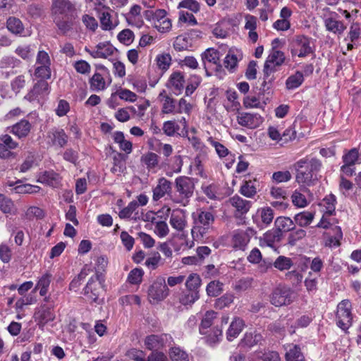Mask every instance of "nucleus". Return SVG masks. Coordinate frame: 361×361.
Segmentation results:
<instances>
[{"label":"nucleus","instance_id":"nucleus-40","mask_svg":"<svg viewBox=\"0 0 361 361\" xmlns=\"http://www.w3.org/2000/svg\"><path fill=\"white\" fill-rule=\"evenodd\" d=\"M113 167L111 171L114 173H121L126 169L124 155L121 153L116 152L113 157Z\"/></svg>","mask_w":361,"mask_h":361},{"label":"nucleus","instance_id":"nucleus-57","mask_svg":"<svg viewBox=\"0 0 361 361\" xmlns=\"http://www.w3.org/2000/svg\"><path fill=\"white\" fill-rule=\"evenodd\" d=\"M358 157V150L356 148H353L343 156V161L345 165L354 166Z\"/></svg>","mask_w":361,"mask_h":361},{"label":"nucleus","instance_id":"nucleus-34","mask_svg":"<svg viewBox=\"0 0 361 361\" xmlns=\"http://www.w3.org/2000/svg\"><path fill=\"white\" fill-rule=\"evenodd\" d=\"M169 223L172 228L178 231H183L187 224L183 214L174 212L171 215Z\"/></svg>","mask_w":361,"mask_h":361},{"label":"nucleus","instance_id":"nucleus-6","mask_svg":"<svg viewBox=\"0 0 361 361\" xmlns=\"http://www.w3.org/2000/svg\"><path fill=\"white\" fill-rule=\"evenodd\" d=\"M192 216L195 226L192 229V233L197 232L203 237L212 228L215 219L214 216L209 211H200Z\"/></svg>","mask_w":361,"mask_h":361},{"label":"nucleus","instance_id":"nucleus-8","mask_svg":"<svg viewBox=\"0 0 361 361\" xmlns=\"http://www.w3.org/2000/svg\"><path fill=\"white\" fill-rule=\"evenodd\" d=\"M293 290L287 286L279 285L272 291L270 295V302L276 307L288 305L293 301Z\"/></svg>","mask_w":361,"mask_h":361},{"label":"nucleus","instance_id":"nucleus-55","mask_svg":"<svg viewBox=\"0 0 361 361\" xmlns=\"http://www.w3.org/2000/svg\"><path fill=\"white\" fill-rule=\"evenodd\" d=\"M117 38L122 44L129 45L134 40V33L130 29H124L118 34Z\"/></svg>","mask_w":361,"mask_h":361},{"label":"nucleus","instance_id":"nucleus-17","mask_svg":"<svg viewBox=\"0 0 361 361\" xmlns=\"http://www.w3.org/2000/svg\"><path fill=\"white\" fill-rule=\"evenodd\" d=\"M93 58H104L112 56L116 49L113 47L109 42H100L96 47L95 49L92 51L87 50Z\"/></svg>","mask_w":361,"mask_h":361},{"label":"nucleus","instance_id":"nucleus-16","mask_svg":"<svg viewBox=\"0 0 361 361\" xmlns=\"http://www.w3.org/2000/svg\"><path fill=\"white\" fill-rule=\"evenodd\" d=\"M97 280H99L97 274L94 277H91L83 290V294L91 302H97L99 295L101 284L97 283Z\"/></svg>","mask_w":361,"mask_h":361},{"label":"nucleus","instance_id":"nucleus-4","mask_svg":"<svg viewBox=\"0 0 361 361\" xmlns=\"http://www.w3.org/2000/svg\"><path fill=\"white\" fill-rule=\"evenodd\" d=\"M176 191L178 193L177 199L173 200L176 203H183L184 205L188 202L193 195L195 188V180L188 176H179L175 180Z\"/></svg>","mask_w":361,"mask_h":361},{"label":"nucleus","instance_id":"nucleus-30","mask_svg":"<svg viewBox=\"0 0 361 361\" xmlns=\"http://www.w3.org/2000/svg\"><path fill=\"white\" fill-rule=\"evenodd\" d=\"M286 59L285 54L276 49H273L266 62L273 67L281 66Z\"/></svg>","mask_w":361,"mask_h":361},{"label":"nucleus","instance_id":"nucleus-46","mask_svg":"<svg viewBox=\"0 0 361 361\" xmlns=\"http://www.w3.org/2000/svg\"><path fill=\"white\" fill-rule=\"evenodd\" d=\"M173 46L176 51H182L187 50L190 47V43L187 36L178 35L176 37Z\"/></svg>","mask_w":361,"mask_h":361},{"label":"nucleus","instance_id":"nucleus-53","mask_svg":"<svg viewBox=\"0 0 361 361\" xmlns=\"http://www.w3.org/2000/svg\"><path fill=\"white\" fill-rule=\"evenodd\" d=\"M156 61L159 68L166 71L171 66V56L169 54H159L157 56Z\"/></svg>","mask_w":361,"mask_h":361},{"label":"nucleus","instance_id":"nucleus-39","mask_svg":"<svg viewBox=\"0 0 361 361\" xmlns=\"http://www.w3.org/2000/svg\"><path fill=\"white\" fill-rule=\"evenodd\" d=\"M289 347V350L286 353L287 361H305V357L298 345H290Z\"/></svg>","mask_w":361,"mask_h":361},{"label":"nucleus","instance_id":"nucleus-50","mask_svg":"<svg viewBox=\"0 0 361 361\" xmlns=\"http://www.w3.org/2000/svg\"><path fill=\"white\" fill-rule=\"evenodd\" d=\"M169 355L172 361H189L188 354L178 347L172 348Z\"/></svg>","mask_w":361,"mask_h":361},{"label":"nucleus","instance_id":"nucleus-33","mask_svg":"<svg viewBox=\"0 0 361 361\" xmlns=\"http://www.w3.org/2000/svg\"><path fill=\"white\" fill-rule=\"evenodd\" d=\"M6 27L14 35H21L24 31V25L19 18L9 17L6 21Z\"/></svg>","mask_w":361,"mask_h":361},{"label":"nucleus","instance_id":"nucleus-52","mask_svg":"<svg viewBox=\"0 0 361 361\" xmlns=\"http://www.w3.org/2000/svg\"><path fill=\"white\" fill-rule=\"evenodd\" d=\"M176 99L171 97H165V101L163 102L161 112L163 114H176Z\"/></svg>","mask_w":361,"mask_h":361},{"label":"nucleus","instance_id":"nucleus-56","mask_svg":"<svg viewBox=\"0 0 361 361\" xmlns=\"http://www.w3.org/2000/svg\"><path fill=\"white\" fill-rule=\"evenodd\" d=\"M262 223L266 226L269 225L274 217V211L270 207L262 208L259 210Z\"/></svg>","mask_w":361,"mask_h":361},{"label":"nucleus","instance_id":"nucleus-62","mask_svg":"<svg viewBox=\"0 0 361 361\" xmlns=\"http://www.w3.org/2000/svg\"><path fill=\"white\" fill-rule=\"evenodd\" d=\"M145 353L141 350L132 348L127 351L126 356L134 361H147Z\"/></svg>","mask_w":361,"mask_h":361},{"label":"nucleus","instance_id":"nucleus-12","mask_svg":"<svg viewBox=\"0 0 361 361\" xmlns=\"http://www.w3.org/2000/svg\"><path fill=\"white\" fill-rule=\"evenodd\" d=\"M238 124L250 129L256 128L263 122L262 117L258 114H250L247 112L239 113L237 116Z\"/></svg>","mask_w":361,"mask_h":361},{"label":"nucleus","instance_id":"nucleus-7","mask_svg":"<svg viewBox=\"0 0 361 361\" xmlns=\"http://www.w3.org/2000/svg\"><path fill=\"white\" fill-rule=\"evenodd\" d=\"M169 288L164 277H157L148 289V299L154 304L164 300L169 295Z\"/></svg>","mask_w":361,"mask_h":361},{"label":"nucleus","instance_id":"nucleus-29","mask_svg":"<svg viewBox=\"0 0 361 361\" xmlns=\"http://www.w3.org/2000/svg\"><path fill=\"white\" fill-rule=\"evenodd\" d=\"M314 218V213L309 211H304L295 215L294 222L300 227L309 226Z\"/></svg>","mask_w":361,"mask_h":361},{"label":"nucleus","instance_id":"nucleus-61","mask_svg":"<svg viewBox=\"0 0 361 361\" xmlns=\"http://www.w3.org/2000/svg\"><path fill=\"white\" fill-rule=\"evenodd\" d=\"M137 207V202L135 200L130 202L126 207L120 211L119 217L121 219L130 218L133 212H135Z\"/></svg>","mask_w":361,"mask_h":361},{"label":"nucleus","instance_id":"nucleus-9","mask_svg":"<svg viewBox=\"0 0 361 361\" xmlns=\"http://www.w3.org/2000/svg\"><path fill=\"white\" fill-rule=\"evenodd\" d=\"M49 93V85L45 80H39L35 83L31 90L25 96V99L30 102L37 101L44 99Z\"/></svg>","mask_w":361,"mask_h":361},{"label":"nucleus","instance_id":"nucleus-64","mask_svg":"<svg viewBox=\"0 0 361 361\" xmlns=\"http://www.w3.org/2000/svg\"><path fill=\"white\" fill-rule=\"evenodd\" d=\"M261 355H259L263 361H280L281 357L279 354L276 351L273 350H265L259 353Z\"/></svg>","mask_w":361,"mask_h":361},{"label":"nucleus","instance_id":"nucleus-25","mask_svg":"<svg viewBox=\"0 0 361 361\" xmlns=\"http://www.w3.org/2000/svg\"><path fill=\"white\" fill-rule=\"evenodd\" d=\"M276 229L280 231L282 234L283 232H288L293 231L295 228V222L289 217L279 216L275 220Z\"/></svg>","mask_w":361,"mask_h":361},{"label":"nucleus","instance_id":"nucleus-3","mask_svg":"<svg viewBox=\"0 0 361 361\" xmlns=\"http://www.w3.org/2000/svg\"><path fill=\"white\" fill-rule=\"evenodd\" d=\"M288 50L292 57L305 58L314 54V45L312 38L303 35H297L289 40Z\"/></svg>","mask_w":361,"mask_h":361},{"label":"nucleus","instance_id":"nucleus-43","mask_svg":"<svg viewBox=\"0 0 361 361\" xmlns=\"http://www.w3.org/2000/svg\"><path fill=\"white\" fill-rule=\"evenodd\" d=\"M239 58L237 54L230 50L224 59V66L230 71H233L238 65Z\"/></svg>","mask_w":361,"mask_h":361},{"label":"nucleus","instance_id":"nucleus-45","mask_svg":"<svg viewBox=\"0 0 361 361\" xmlns=\"http://www.w3.org/2000/svg\"><path fill=\"white\" fill-rule=\"evenodd\" d=\"M274 267L280 270H288L293 264L290 258L285 256H279L274 262Z\"/></svg>","mask_w":361,"mask_h":361},{"label":"nucleus","instance_id":"nucleus-28","mask_svg":"<svg viewBox=\"0 0 361 361\" xmlns=\"http://www.w3.org/2000/svg\"><path fill=\"white\" fill-rule=\"evenodd\" d=\"M181 128L175 120L165 121L162 126L164 133L169 137L180 136Z\"/></svg>","mask_w":361,"mask_h":361},{"label":"nucleus","instance_id":"nucleus-49","mask_svg":"<svg viewBox=\"0 0 361 361\" xmlns=\"http://www.w3.org/2000/svg\"><path fill=\"white\" fill-rule=\"evenodd\" d=\"M336 197L334 195H329L324 198L323 204L326 208L324 215L331 216L335 212Z\"/></svg>","mask_w":361,"mask_h":361},{"label":"nucleus","instance_id":"nucleus-21","mask_svg":"<svg viewBox=\"0 0 361 361\" xmlns=\"http://www.w3.org/2000/svg\"><path fill=\"white\" fill-rule=\"evenodd\" d=\"M31 128L32 125L27 120L22 119L11 127L10 132L21 139L29 135Z\"/></svg>","mask_w":361,"mask_h":361},{"label":"nucleus","instance_id":"nucleus-36","mask_svg":"<svg viewBox=\"0 0 361 361\" xmlns=\"http://www.w3.org/2000/svg\"><path fill=\"white\" fill-rule=\"evenodd\" d=\"M303 81L304 76L302 73L296 71L286 79V87L288 90H293L300 87Z\"/></svg>","mask_w":361,"mask_h":361},{"label":"nucleus","instance_id":"nucleus-63","mask_svg":"<svg viewBox=\"0 0 361 361\" xmlns=\"http://www.w3.org/2000/svg\"><path fill=\"white\" fill-rule=\"evenodd\" d=\"M271 196L276 200H287L288 192L286 189L281 187L272 186L270 189Z\"/></svg>","mask_w":361,"mask_h":361},{"label":"nucleus","instance_id":"nucleus-19","mask_svg":"<svg viewBox=\"0 0 361 361\" xmlns=\"http://www.w3.org/2000/svg\"><path fill=\"white\" fill-rule=\"evenodd\" d=\"M166 339V334H152L145 338V345L148 350L157 351L164 346Z\"/></svg>","mask_w":361,"mask_h":361},{"label":"nucleus","instance_id":"nucleus-58","mask_svg":"<svg viewBox=\"0 0 361 361\" xmlns=\"http://www.w3.org/2000/svg\"><path fill=\"white\" fill-rule=\"evenodd\" d=\"M288 238V244L295 245L297 241L302 239L306 235V231L302 228L291 231Z\"/></svg>","mask_w":361,"mask_h":361},{"label":"nucleus","instance_id":"nucleus-41","mask_svg":"<svg viewBox=\"0 0 361 361\" xmlns=\"http://www.w3.org/2000/svg\"><path fill=\"white\" fill-rule=\"evenodd\" d=\"M206 291L209 296L216 297L223 291V283L219 281H212L207 284Z\"/></svg>","mask_w":361,"mask_h":361},{"label":"nucleus","instance_id":"nucleus-23","mask_svg":"<svg viewBox=\"0 0 361 361\" xmlns=\"http://www.w3.org/2000/svg\"><path fill=\"white\" fill-rule=\"evenodd\" d=\"M245 326L244 321L240 317H235L231 322L226 332V338L229 341L238 336Z\"/></svg>","mask_w":361,"mask_h":361},{"label":"nucleus","instance_id":"nucleus-37","mask_svg":"<svg viewBox=\"0 0 361 361\" xmlns=\"http://www.w3.org/2000/svg\"><path fill=\"white\" fill-rule=\"evenodd\" d=\"M201 282L202 280L198 274H190L185 281L186 289L200 294L199 288L201 286Z\"/></svg>","mask_w":361,"mask_h":361},{"label":"nucleus","instance_id":"nucleus-42","mask_svg":"<svg viewBox=\"0 0 361 361\" xmlns=\"http://www.w3.org/2000/svg\"><path fill=\"white\" fill-rule=\"evenodd\" d=\"M90 87L92 90L99 91L105 89V80L101 74L96 73L90 80Z\"/></svg>","mask_w":361,"mask_h":361},{"label":"nucleus","instance_id":"nucleus-35","mask_svg":"<svg viewBox=\"0 0 361 361\" xmlns=\"http://www.w3.org/2000/svg\"><path fill=\"white\" fill-rule=\"evenodd\" d=\"M240 193L248 198L253 197L257 194V188L255 180H245L239 190Z\"/></svg>","mask_w":361,"mask_h":361},{"label":"nucleus","instance_id":"nucleus-20","mask_svg":"<svg viewBox=\"0 0 361 361\" xmlns=\"http://www.w3.org/2000/svg\"><path fill=\"white\" fill-rule=\"evenodd\" d=\"M185 82L183 73L180 71H176L170 75L169 87L173 90L176 94L178 95L184 88Z\"/></svg>","mask_w":361,"mask_h":361},{"label":"nucleus","instance_id":"nucleus-51","mask_svg":"<svg viewBox=\"0 0 361 361\" xmlns=\"http://www.w3.org/2000/svg\"><path fill=\"white\" fill-rule=\"evenodd\" d=\"M202 78L196 75H191L185 87V95H191L201 83Z\"/></svg>","mask_w":361,"mask_h":361},{"label":"nucleus","instance_id":"nucleus-44","mask_svg":"<svg viewBox=\"0 0 361 361\" xmlns=\"http://www.w3.org/2000/svg\"><path fill=\"white\" fill-rule=\"evenodd\" d=\"M234 246L239 249L243 250L250 242L247 235L243 233V231H238L233 238Z\"/></svg>","mask_w":361,"mask_h":361},{"label":"nucleus","instance_id":"nucleus-14","mask_svg":"<svg viewBox=\"0 0 361 361\" xmlns=\"http://www.w3.org/2000/svg\"><path fill=\"white\" fill-rule=\"evenodd\" d=\"M35 318L38 321V324L41 326L54 321L55 319L54 305H41L39 310L35 313Z\"/></svg>","mask_w":361,"mask_h":361},{"label":"nucleus","instance_id":"nucleus-22","mask_svg":"<svg viewBox=\"0 0 361 361\" xmlns=\"http://www.w3.org/2000/svg\"><path fill=\"white\" fill-rule=\"evenodd\" d=\"M263 340V336L256 331L246 332L243 338L240 340L239 345L243 347L251 348L257 344H261Z\"/></svg>","mask_w":361,"mask_h":361},{"label":"nucleus","instance_id":"nucleus-1","mask_svg":"<svg viewBox=\"0 0 361 361\" xmlns=\"http://www.w3.org/2000/svg\"><path fill=\"white\" fill-rule=\"evenodd\" d=\"M80 9L70 0H52L50 16L59 35H66L74 29Z\"/></svg>","mask_w":361,"mask_h":361},{"label":"nucleus","instance_id":"nucleus-48","mask_svg":"<svg viewBox=\"0 0 361 361\" xmlns=\"http://www.w3.org/2000/svg\"><path fill=\"white\" fill-rule=\"evenodd\" d=\"M40 190V188L37 185H33L31 184H22L15 186L13 190L16 193L18 194H34L37 193Z\"/></svg>","mask_w":361,"mask_h":361},{"label":"nucleus","instance_id":"nucleus-2","mask_svg":"<svg viewBox=\"0 0 361 361\" xmlns=\"http://www.w3.org/2000/svg\"><path fill=\"white\" fill-rule=\"evenodd\" d=\"M296 170V181L306 185H314L318 180V174L322 168L321 160L314 157H305L294 164Z\"/></svg>","mask_w":361,"mask_h":361},{"label":"nucleus","instance_id":"nucleus-31","mask_svg":"<svg viewBox=\"0 0 361 361\" xmlns=\"http://www.w3.org/2000/svg\"><path fill=\"white\" fill-rule=\"evenodd\" d=\"M0 209L4 214H16L17 209L11 199L0 194Z\"/></svg>","mask_w":361,"mask_h":361},{"label":"nucleus","instance_id":"nucleus-18","mask_svg":"<svg viewBox=\"0 0 361 361\" xmlns=\"http://www.w3.org/2000/svg\"><path fill=\"white\" fill-rule=\"evenodd\" d=\"M171 185V182L166 178H159L157 186L153 189V200L158 201L165 195L169 194L172 189Z\"/></svg>","mask_w":361,"mask_h":361},{"label":"nucleus","instance_id":"nucleus-11","mask_svg":"<svg viewBox=\"0 0 361 361\" xmlns=\"http://www.w3.org/2000/svg\"><path fill=\"white\" fill-rule=\"evenodd\" d=\"M18 143L13 140L9 135L0 136V158L11 159L15 158L16 154L11 150L17 148Z\"/></svg>","mask_w":361,"mask_h":361},{"label":"nucleus","instance_id":"nucleus-32","mask_svg":"<svg viewBox=\"0 0 361 361\" xmlns=\"http://www.w3.org/2000/svg\"><path fill=\"white\" fill-rule=\"evenodd\" d=\"M281 236L282 234L276 229L270 230L264 234L263 238L261 239V242L262 243L272 247L275 243L281 240Z\"/></svg>","mask_w":361,"mask_h":361},{"label":"nucleus","instance_id":"nucleus-10","mask_svg":"<svg viewBox=\"0 0 361 361\" xmlns=\"http://www.w3.org/2000/svg\"><path fill=\"white\" fill-rule=\"evenodd\" d=\"M229 204L233 207V214L235 218L242 219L250 209L252 202L235 195L228 200Z\"/></svg>","mask_w":361,"mask_h":361},{"label":"nucleus","instance_id":"nucleus-24","mask_svg":"<svg viewBox=\"0 0 361 361\" xmlns=\"http://www.w3.org/2000/svg\"><path fill=\"white\" fill-rule=\"evenodd\" d=\"M140 161L149 171L155 172L159 165V157L156 153L149 152L141 157Z\"/></svg>","mask_w":361,"mask_h":361},{"label":"nucleus","instance_id":"nucleus-5","mask_svg":"<svg viewBox=\"0 0 361 361\" xmlns=\"http://www.w3.org/2000/svg\"><path fill=\"white\" fill-rule=\"evenodd\" d=\"M352 305L349 300H343L337 305L336 324L343 331H347L353 323Z\"/></svg>","mask_w":361,"mask_h":361},{"label":"nucleus","instance_id":"nucleus-27","mask_svg":"<svg viewBox=\"0 0 361 361\" xmlns=\"http://www.w3.org/2000/svg\"><path fill=\"white\" fill-rule=\"evenodd\" d=\"M324 24L326 30L334 34L341 35L346 28L341 21L333 17L326 18L324 20Z\"/></svg>","mask_w":361,"mask_h":361},{"label":"nucleus","instance_id":"nucleus-38","mask_svg":"<svg viewBox=\"0 0 361 361\" xmlns=\"http://www.w3.org/2000/svg\"><path fill=\"white\" fill-rule=\"evenodd\" d=\"M216 317V313L214 311L211 310L206 312L200 326V333L201 334H206L207 333V329L212 325L213 320Z\"/></svg>","mask_w":361,"mask_h":361},{"label":"nucleus","instance_id":"nucleus-59","mask_svg":"<svg viewBox=\"0 0 361 361\" xmlns=\"http://www.w3.org/2000/svg\"><path fill=\"white\" fill-rule=\"evenodd\" d=\"M154 233L159 237L164 238L169 233L168 224L164 221H158L154 224Z\"/></svg>","mask_w":361,"mask_h":361},{"label":"nucleus","instance_id":"nucleus-13","mask_svg":"<svg viewBox=\"0 0 361 361\" xmlns=\"http://www.w3.org/2000/svg\"><path fill=\"white\" fill-rule=\"evenodd\" d=\"M47 137L52 146L64 147L68 143V136L61 128H52L47 133Z\"/></svg>","mask_w":361,"mask_h":361},{"label":"nucleus","instance_id":"nucleus-54","mask_svg":"<svg viewBox=\"0 0 361 361\" xmlns=\"http://www.w3.org/2000/svg\"><path fill=\"white\" fill-rule=\"evenodd\" d=\"M144 271L140 268L132 269L128 276V281L131 284H139L142 282Z\"/></svg>","mask_w":361,"mask_h":361},{"label":"nucleus","instance_id":"nucleus-60","mask_svg":"<svg viewBox=\"0 0 361 361\" xmlns=\"http://www.w3.org/2000/svg\"><path fill=\"white\" fill-rule=\"evenodd\" d=\"M41 181L47 183L49 185H55L59 183V175L53 171H45L41 176Z\"/></svg>","mask_w":361,"mask_h":361},{"label":"nucleus","instance_id":"nucleus-47","mask_svg":"<svg viewBox=\"0 0 361 361\" xmlns=\"http://www.w3.org/2000/svg\"><path fill=\"white\" fill-rule=\"evenodd\" d=\"M99 20L101 28L104 30H111L116 27V25H114L111 20V14L107 11L101 13Z\"/></svg>","mask_w":361,"mask_h":361},{"label":"nucleus","instance_id":"nucleus-26","mask_svg":"<svg viewBox=\"0 0 361 361\" xmlns=\"http://www.w3.org/2000/svg\"><path fill=\"white\" fill-rule=\"evenodd\" d=\"M199 298L200 294L186 289L180 293L178 301L182 305L191 307Z\"/></svg>","mask_w":361,"mask_h":361},{"label":"nucleus","instance_id":"nucleus-15","mask_svg":"<svg viewBox=\"0 0 361 361\" xmlns=\"http://www.w3.org/2000/svg\"><path fill=\"white\" fill-rule=\"evenodd\" d=\"M201 59L203 65L207 63H212L215 66V71L216 72L221 71L222 66L220 63V53L218 50L214 48H209L202 53Z\"/></svg>","mask_w":361,"mask_h":361}]
</instances>
